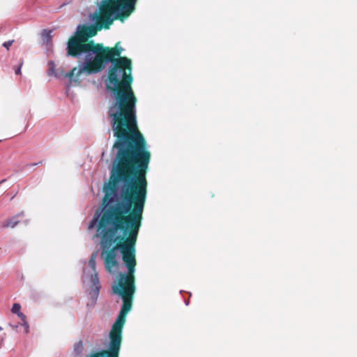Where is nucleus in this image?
Returning <instances> with one entry per match:
<instances>
[{
	"mask_svg": "<svg viewBox=\"0 0 357 357\" xmlns=\"http://www.w3.org/2000/svg\"><path fill=\"white\" fill-rule=\"evenodd\" d=\"M135 205V208L129 215L126 213L130 208V204L108 206L105 208L98 225V236L102 249L101 255L104 258L105 269L112 273V268L118 266V250L128 269L127 273L119 274L118 283L112 286L113 293L121 297L123 305L109 332L108 349L119 351L121 346L126 317L132 308L135 291V246L143 219L142 206L137 204Z\"/></svg>",
	"mask_w": 357,
	"mask_h": 357,
	"instance_id": "obj_1",
	"label": "nucleus"
},
{
	"mask_svg": "<svg viewBox=\"0 0 357 357\" xmlns=\"http://www.w3.org/2000/svg\"><path fill=\"white\" fill-rule=\"evenodd\" d=\"M110 63L112 65L108 72L107 89L112 92L114 97L107 110L116 138L112 149L151 155L146 141L137 126V100L132 89V61L123 56Z\"/></svg>",
	"mask_w": 357,
	"mask_h": 357,
	"instance_id": "obj_2",
	"label": "nucleus"
},
{
	"mask_svg": "<svg viewBox=\"0 0 357 357\" xmlns=\"http://www.w3.org/2000/svg\"><path fill=\"white\" fill-rule=\"evenodd\" d=\"M116 150L110 178L104 187L105 195L101 208L96 212L89 225L91 229L97 223L98 232L99 222L108 206L130 204V208L126 213L129 215L137 204L142 206V215L146 202L148 185L146 176L151 155Z\"/></svg>",
	"mask_w": 357,
	"mask_h": 357,
	"instance_id": "obj_3",
	"label": "nucleus"
},
{
	"mask_svg": "<svg viewBox=\"0 0 357 357\" xmlns=\"http://www.w3.org/2000/svg\"><path fill=\"white\" fill-rule=\"evenodd\" d=\"M135 9V4L126 0H105L95 14V26H82L75 31L86 42L95 36L98 31L108 29L114 20L123 22Z\"/></svg>",
	"mask_w": 357,
	"mask_h": 357,
	"instance_id": "obj_4",
	"label": "nucleus"
},
{
	"mask_svg": "<svg viewBox=\"0 0 357 357\" xmlns=\"http://www.w3.org/2000/svg\"><path fill=\"white\" fill-rule=\"evenodd\" d=\"M123 48L117 43L114 47H105L102 44L98 43V56L87 62L79 68H73L66 74V77L73 79L75 76L78 78L82 73L87 75L95 74L101 72L105 68V63L117 60L121 57V54Z\"/></svg>",
	"mask_w": 357,
	"mask_h": 357,
	"instance_id": "obj_5",
	"label": "nucleus"
},
{
	"mask_svg": "<svg viewBox=\"0 0 357 357\" xmlns=\"http://www.w3.org/2000/svg\"><path fill=\"white\" fill-rule=\"evenodd\" d=\"M98 43H95L93 40L86 42L81 36L75 32L74 35L70 36L67 43V55L74 58H79L82 54H85V61L83 66L95 56H98Z\"/></svg>",
	"mask_w": 357,
	"mask_h": 357,
	"instance_id": "obj_6",
	"label": "nucleus"
},
{
	"mask_svg": "<svg viewBox=\"0 0 357 357\" xmlns=\"http://www.w3.org/2000/svg\"><path fill=\"white\" fill-rule=\"evenodd\" d=\"M119 351L107 349L92 352L86 357H119Z\"/></svg>",
	"mask_w": 357,
	"mask_h": 357,
	"instance_id": "obj_7",
	"label": "nucleus"
},
{
	"mask_svg": "<svg viewBox=\"0 0 357 357\" xmlns=\"http://www.w3.org/2000/svg\"><path fill=\"white\" fill-rule=\"evenodd\" d=\"M17 316L19 317V318L21 319L22 321V326L23 327V329H24V333L25 334H27L29 333V325L26 321V317L25 314H24L22 312H20L18 314H17Z\"/></svg>",
	"mask_w": 357,
	"mask_h": 357,
	"instance_id": "obj_8",
	"label": "nucleus"
},
{
	"mask_svg": "<svg viewBox=\"0 0 357 357\" xmlns=\"http://www.w3.org/2000/svg\"><path fill=\"white\" fill-rule=\"evenodd\" d=\"M91 290L90 291V295L91 296L93 301H96L99 294L100 285H91Z\"/></svg>",
	"mask_w": 357,
	"mask_h": 357,
	"instance_id": "obj_9",
	"label": "nucleus"
},
{
	"mask_svg": "<svg viewBox=\"0 0 357 357\" xmlns=\"http://www.w3.org/2000/svg\"><path fill=\"white\" fill-rule=\"evenodd\" d=\"M19 223V220L15 217H13L8 220L4 225V227H15Z\"/></svg>",
	"mask_w": 357,
	"mask_h": 357,
	"instance_id": "obj_10",
	"label": "nucleus"
},
{
	"mask_svg": "<svg viewBox=\"0 0 357 357\" xmlns=\"http://www.w3.org/2000/svg\"><path fill=\"white\" fill-rule=\"evenodd\" d=\"M91 285H100L98 273H95L91 275Z\"/></svg>",
	"mask_w": 357,
	"mask_h": 357,
	"instance_id": "obj_11",
	"label": "nucleus"
},
{
	"mask_svg": "<svg viewBox=\"0 0 357 357\" xmlns=\"http://www.w3.org/2000/svg\"><path fill=\"white\" fill-rule=\"evenodd\" d=\"M20 309H21V305L19 303H15V304H13V305L12 307L11 312L13 314H17L21 312Z\"/></svg>",
	"mask_w": 357,
	"mask_h": 357,
	"instance_id": "obj_12",
	"label": "nucleus"
},
{
	"mask_svg": "<svg viewBox=\"0 0 357 357\" xmlns=\"http://www.w3.org/2000/svg\"><path fill=\"white\" fill-rule=\"evenodd\" d=\"M96 254H93L91 255V259H89V266L94 271H95V268H96Z\"/></svg>",
	"mask_w": 357,
	"mask_h": 357,
	"instance_id": "obj_13",
	"label": "nucleus"
},
{
	"mask_svg": "<svg viewBox=\"0 0 357 357\" xmlns=\"http://www.w3.org/2000/svg\"><path fill=\"white\" fill-rule=\"evenodd\" d=\"M14 41H15L14 40H10L4 42L2 45L5 48H6L7 50H8L10 49V47L13 44Z\"/></svg>",
	"mask_w": 357,
	"mask_h": 357,
	"instance_id": "obj_14",
	"label": "nucleus"
},
{
	"mask_svg": "<svg viewBox=\"0 0 357 357\" xmlns=\"http://www.w3.org/2000/svg\"><path fill=\"white\" fill-rule=\"evenodd\" d=\"M22 65V64L21 63L20 66L15 70V74L18 75L20 73Z\"/></svg>",
	"mask_w": 357,
	"mask_h": 357,
	"instance_id": "obj_15",
	"label": "nucleus"
},
{
	"mask_svg": "<svg viewBox=\"0 0 357 357\" xmlns=\"http://www.w3.org/2000/svg\"><path fill=\"white\" fill-rule=\"evenodd\" d=\"M10 326L14 329V330H16L17 328L18 327V325H13V324H10Z\"/></svg>",
	"mask_w": 357,
	"mask_h": 357,
	"instance_id": "obj_16",
	"label": "nucleus"
},
{
	"mask_svg": "<svg viewBox=\"0 0 357 357\" xmlns=\"http://www.w3.org/2000/svg\"><path fill=\"white\" fill-rule=\"evenodd\" d=\"M127 1H130L132 3H133L134 4H136L137 0H126Z\"/></svg>",
	"mask_w": 357,
	"mask_h": 357,
	"instance_id": "obj_17",
	"label": "nucleus"
},
{
	"mask_svg": "<svg viewBox=\"0 0 357 357\" xmlns=\"http://www.w3.org/2000/svg\"><path fill=\"white\" fill-rule=\"evenodd\" d=\"M4 181H5V180H2V181L0 182V184H1V183L4 182Z\"/></svg>",
	"mask_w": 357,
	"mask_h": 357,
	"instance_id": "obj_18",
	"label": "nucleus"
},
{
	"mask_svg": "<svg viewBox=\"0 0 357 357\" xmlns=\"http://www.w3.org/2000/svg\"><path fill=\"white\" fill-rule=\"evenodd\" d=\"M2 329H3V328L0 326V331H2Z\"/></svg>",
	"mask_w": 357,
	"mask_h": 357,
	"instance_id": "obj_19",
	"label": "nucleus"
}]
</instances>
